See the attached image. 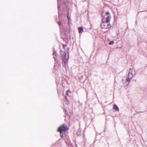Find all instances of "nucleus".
<instances>
[{"label": "nucleus", "mask_w": 147, "mask_h": 147, "mask_svg": "<svg viewBox=\"0 0 147 147\" xmlns=\"http://www.w3.org/2000/svg\"><path fill=\"white\" fill-rule=\"evenodd\" d=\"M114 109H115L116 111H119V109L117 105H116L115 104L113 106Z\"/></svg>", "instance_id": "0eeeda50"}, {"label": "nucleus", "mask_w": 147, "mask_h": 147, "mask_svg": "<svg viewBox=\"0 0 147 147\" xmlns=\"http://www.w3.org/2000/svg\"><path fill=\"white\" fill-rule=\"evenodd\" d=\"M63 47H64L66 46V45H63Z\"/></svg>", "instance_id": "2eb2a0df"}, {"label": "nucleus", "mask_w": 147, "mask_h": 147, "mask_svg": "<svg viewBox=\"0 0 147 147\" xmlns=\"http://www.w3.org/2000/svg\"><path fill=\"white\" fill-rule=\"evenodd\" d=\"M65 99H67V97L66 96L65 97Z\"/></svg>", "instance_id": "dca6fc26"}, {"label": "nucleus", "mask_w": 147, "mask_h": 147, "mask_svg": "<svg viewBox=\"0 0 147 147\" xmlns=\"http://www.w3.org/2000/svg\"><path fill=\"white\" fill-rule=\"evenodd\" d=\"M58 2V8L59 11V14H60V5H61V3H60V0H57Z\"/></svg>", "instance_id": "423d86ee"}, {"label": "nucleus", "mask_w": 147, "mask_h": 147, "mask_svg": "<svg viewBox=\"0 0 147 147\" xmlns=\"http://www.w3.org/2000/svg\"><path fill=\"white\" fill-rule=\"evenodd\" d=\"M57 23H58V24L59 25V26L61 25V23L60 22H57Z\"/></svg>", "instance_id": "ddd939ff"}, {"label": "nucleus", "mask_w": 147, "mask_h": 147, "mask_svg": "<svg viewBox=\"0 0 147 147\" xmlns=\"http://www.w3.org/2000/svg\"><path fill=\"white\" fill-rule=\"evenodd\" d=\"M61 54V55L62 59L63 62L65 64L67 62V59L66 53L63 52L62 51L60 52Z\"/></svg>", "instance_id": "39448f33"}, {"label": "nucleus", "mask_w": 147, "mask_h": 147, "mask_svg": "<svg viewBox=\"0 0 147 147\" xmlns=\"http://www.w3.org/2000/svg\"><path fill=\"white\" fill-rule=\"evenodd\" d=\"M101 15L103 17V18L102 20H106L108 18V16H109L110 18V20H111V15L108 11L106 12H105L104 11H102L101 13Z\"/></svg>", "instance_id": "f03ea898"}, {"label": "nucleus", "mask_w": 147, "mask_h": 147, "mask_svg": "<svg viewBox=\"0 0 147 147\" xmlns=\"http://www.w3.org/2000/svg\"><path fill=\"white\" fill-rule=\"evenodd\" d=\"M102 23L100 25L101 27L102 28L105 29H108L111 27L110 23V18L108 16V18L106 20H102Z\"/></svg>", "instance_id": "f257e3e1"}, {"label": "nucleus", "mask_w": 147, "mask_h": 147, "mask_svg": "<svg viewBox=\"0 0 147 147\" xmlns=\"http://www.w3.org/2000/svg\"><path fill=\"white\" fill-rule=\"evenodd\" d=\"M78 29L80 33H81L82 32L84 31L83 28L82 27H79Z\"/></svg>", "instance_id": "6e6552de"}, {"label": "nucleus", "mask_w": 147, "mask_h": 147, "mask_svg": "<svg viewBox=\"0 0 147 147\" xmlns=\"http://www.w3.org/2000/svg\"><path fill=\"white\" fill-rule=\"evenodd\" d=\"M68 102H69V100L68 99H65V102L67 104L68 103Z\"/></svg>", "instance_id": "f8f14e48"}, {"label": "nucleus", "mask_w": 147, "mask_h": 147, "mask_svg": "<svg viewBox=\"0 0 147 147\" xmlns=\"http://www.w3.org/2000/svg\"><path fill=\"white\" fill-rule=\"evenodd\" d=\"M60 132V135L61 138H63V131H59Z\"/></svg>", "instance_id": "1a4fd4ad"}, {"label": "nucleus", "mask_w": 147, "mask_h": 147, "mask_svg": "<svg viewBox=\"0 0 147 147\" xmlns=\"http://www.w3.org/2000/svg\"><path fill=\"white\" fill-rule=\"evenodd\" d=\"M68 91H69V90H67V92H66V94H68Z\"/></svg>", "instance_id": "4468645a"}, {"label": "nucleus", "mask_w": 147, "mask_h": 147, "mask_svg": "<svg viewBox=\"0 0 147 147\" xmlns=\"http://www.w3.org/2000/svg\"><path fill=\"white\" fill-rule=\"evenodd\" d=\"M56 53L55 52H54L53 53V55L54 56V58L55 60H56Z\"/></svg>", "instance_id": "9d476101"}, {"label": "nucleus", "mask_w": 147, "mask_h": 147, "mask_svg": "<svg viewBox=\"0 0 147 147\" xmlns=\"http://www.w3.org/2000/svg\"><path fill=\"white\" fill-rule=\"evenodd\" d=\"M133 76H134L133 75L132 72L131 71V70L130 68V70L128 72V78L126 79L127 81L128 82V83L126 85V86H127L129 84V82L130 81V80L132 79Z\"/></svg>", "instance_id": "7ed1b4c3"}, {"label": "nucleus", "mask_w": 147, "mask_h": 147, "mask_svg": "<svg viewBox=\"0 0 147 147\" xmlns=\"http://www.w3.org/2000/svg\"><path fill=\"white\" fill-rule=\"evenodd\" d=\"M114 42L113 40L109 42V44L110 45H111L114 43Z\"/></svg>", "instance_id": "9b49d317"}, {"label": "nucleus", "mask_w": 147, "mask_h": 147, "mask_svg": "<svg viewBox=\"0 0 147 147\" xmlns=\"http://www.w3.org/2000/svg\"><path fill=\"white\" fill-rule=\"evenodd\" d=\"M68 129V128L67 127V125L63 124L58 128V131H61L65 132Z\"/></svg>", "instance_id": "20e7f679"}]
</instances>
